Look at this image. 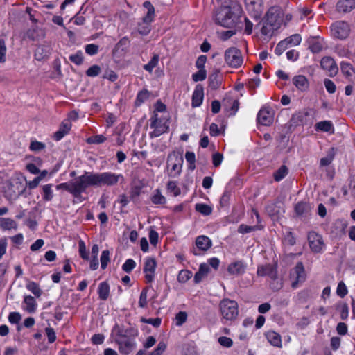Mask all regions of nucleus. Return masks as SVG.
<instances>
[{"instance_id": "393cba45", "label": "nucleus", "mask_w": 355, "mask_h": 355, "mask_svg": "<svg viewBox=\"0 0 355 355\" xmlns=\"http://www.w3.org/2000/svg\"><path fill=\"white\" fill-rule=\"evenodd\" d=\"M314 128L316 131L328 132L329 134H334L335 132L334 124L331 121H322L318 122L315 123Z\"/></svg>"}, {"instance_id": "ea45409f", "label": "nucleus", "mask_w": 355, "mask_h": 355, "mask_svg": "<svg viewBox=\"0 0 355 355\" xmlns=\"http://www.w3.org/2000/svg\"><path fill=\"white\" fill-rule=\"evenodd\" d=\"M159 56L158 54H154L148 64L144 66V69L149 73H152L153 69L158 64Z\"/></svg>"}, {"instance_id": "ddd939ff", "label": "nucleus", "mask_w": 355, "mask_h": 355, "mask_svg": "<svg viewBox=\"0 0 355 355\" xmlns=\"http://www.w3.org/2000/svg\"><path fill=\"white\" fill-rule=\"evenodd\" d=\"M156 267L157 262L155 258L147 257L145 259L144 272L148 283H150L154 280Z\"/></svg>"}, {"instance_id": "dca6fc26", "label": "nucleus", "mask_w": 355, "mask_h": 355, "mask_svg": "<svg viewBox=\"0 0 355 355\" xmlns=\"http://www.w3.org/2000/svg\"><path fill=\"white\" fill-rule=\"evenodd\" d=\"M321 67L325 70L329 76H334L338 73V67L336 65L334 60L329 56L322 58L320 61Z\"/></svg>"}, {"instance_id": "f3484780", "label": "nucleus", "mask_w": 355, "mask_h": 355, "mask_svg": "<svg viewBox=\"0 0 355 355\" xmlns=\"http://www.w3.org/2000/svg\"><path fill=\"white\" fill-rule=\"evenodd\" d=\"M291 275L295 277V280L292 282L291 286L293 288H297L299 284L305 280L304 268L302 262H298L296 264Z\"/></svg>"}, {"instance_id": "473e14b6", "label": "nucleus", "mask_w": 355, "mask_h": 355, "mask_svg": "<svg viewBox=\"0 0 355 355\" xmlns=\"http://www.w3.org/2000/svg\"><path fill=\"white\" fill-rule=\"evenodd\" d=\"M263 228L261 225H247L245 224H241L238 227V232L240 234H247L253 231L260 230Z\"/></svg>"}, {"instance_id": "680f3d73", "label": "nucleus", "mask_w": 355, "mask_h": 355, "mask_svg": "<svg viewBox=\"0 0 355 355\" xmlns=\"http://www.w3.org/2000/svg\"><path fill=\"white\" fill-rule=\"evenodd\" d=\"M336 293L338 296L340 297H344L347 294V287L343 282H340L338 283Z\"/></svg>"}, {"instance_id": "f03ea898", "label": "nucleus", "mask_w": 355, "mask_h": 355, "mask_svg": "<svg viewBox=\"0 0 355 355\" xmlns=\"http://www.w3.org/2000/svg\"><path fill=\"white\" fill-rule=\"evenodd\" d=\"M85 177L87 189L89 187H112L119 182L123 183L125 180L122 174L112 172H85Z\"/></svg>"}, {"instance_id": "e433bc0d", "label": "nucleus", "mask_w": 355, "mask_h": 355, "mask_svg": "<svg viewBox=\"0 0 355 355\" xmlns=\"http://www.w3.org/2000/svg\"><path fill=\"white\" fill-rule=\"evenodd\" d=\"M295 210L298 216H302L307 214V212L310 210V205L306 202H300L296 204Z\"/></svg>"}, {"instance_id": "c756f323", "label": "nucleus", "mask_w": 355, "mask_h": 355, "mask_svg": "<svg viewBox=\"0 0 355 355\" xmlns=\"http://www.w3.org/2000/svg\"><path fill=\"white\" fill-rule=\"evenodd\" d=\"M98 293L99 298L102 300H106L108 298L110 295V286L107 282H103L99 284Z\"/></svg>"}, {"instance_id": "2eb2a0df", "label": "nucleus", "mask_w": 355, "mask_h": 355, "mask_svg": "<svg viewBox=\"0 0 355 355\" xmlns=\"http://www.w3.org/2000/svg\"><path fill=\"white\" fill-rule=\"evenodd\" d=\"M116 341L120 352L124 354H130L136 347L135 341L126 336H121Z\"/></svg>"}, {"instance_id": "39448f33", "label": "nucleus", "mask_w": 355, "mask_h": 355, "mask_svg": "<svg viewBox=\"0 0 355 355\" xmlns=\"http://www.w3.org/2000/svg\"><path fill=\"white\" fill-rule=\"evenodd\" d=\"M144 7L147 9L146 15L142 18L141 22L138 24V32L143 35H148L150 31V23L155 16V8L149 1L144 3Z\"/></svg>"}, {"instance_id": "0e129e2a", "label": "nucleus", "mask_w": 355, "mask_h": 355, "mask_svg": "<svg viewBox=\"0 0 355 355\" xmlns=\"http://www.w3.org/2000/svg\"><path fill=\"white\" fill-rule=\"evenodd\" d=\"M45 148V144L37 141H33L30 144V149L32 151H40Z\"/></svg>"}, {"instance_id": "5fc2aeb1", "label": "nucleus", "mask_w": 355, "mask_h": 355, "mask_svg": "<svg viewBox=\"0 0 355 355\" xmlns=\"http://www.w3.org/2000/svg\"><path fill=\"white\" fill-rule=\"evenodd\" d=\"M206 70L205 69H200L198 72L192 75V78L193 81L198 82L204 80L206 78Z\"/></svg>"}, {"instance_id": "7c9ffc66", "label": "nucleus", "mask_w": 355, "mask_h": 355, "mask_svg": "<svg viewBox=\"0 0 355 355\" xmlns=\"http://www.w3.org/2000/svg\"><path fill=\"white\" fill-rule=\"evenodd\" d=\"M348 187H343L342 191L343 195L350 194L352 197H355V175H352L349 178Z\"/></svg>"}, {"instance_id": "20e7f679", "label": "nucleus", "mask_w": 355, "mask_h": 355, "mask_svg": "<svg viewBox=\"0 0 355 355\" xmlns=\"http://www.w3.org/2000/svg\"><path fill=\"white\" fill-rule=\"evenodd\" d=\"M219 311L223 322H232L239 315V306L236 301L225 298L219 303Z\"/></svg>"}, {"instance_id": "5701e85b", "label": "nucleus", "mask_w": 355, "mask_h": 355, "mask_svg": "<svg viewBox=\"0 0 355 355\" xmlns=\"http://www.w3.org/2000/svg\"><path fill=\"white\" fill-rule=\"evenodd\" d=\"M355 8V0H340L336 5L339 12H349Z\"/></svg>"}, {"instance_id": "58836bf2", "label": "nucleus", "mask_w": 355, "mask_h": 355, "mask_svg": "<svg viewBox=\"0 0 355 355\" xmlns=\"http://www.w3.org/2000/svg\"><path fill=\"white\" fill-rule=\"evenodd\" d=\"M196 210L203 216H209L212 212V208L203 203H197L195 205Z\"/></svg>"}, {"instance_id": "e2e57ef3", "label": "nucleus", "mask_w": 355, "mask_h": 355, "mask_svg": "<svg viewBox=\"0 0 355 355\" xmlns=\"http://www.w3.org/2000/svg\"><path fill=\"white\" fill-rule=\"evenodd\" d=\"M324 85L325 86L327 91L329 94H334L336 92V87L332 80L327 78L324 79Z\"/></svg>"}, {"instance_id": "4be33fe9", "label": "nucleus", "mask_w": 355, "mask_h": 355, "mask_svg": "<svg viewBox=\"0 0 355 355\" xmlns=\"http://www.w3.org/2000/svg\"><path fill=\"white\" fill-rule=\"evenodd\" d=\"M37 308V304L35 298L31 295L24 296L22 302V309L28 313H34Z\"/></svg>"}, {"instance_id": "b1692460", "label": "nucleus", "mask_w": 355, "mask_h": 355, "mask_svg": "<svg viewBox=\"0 0 355 355\" xmlns=\"http://www.w3.org/2000/svg\"><path fill=\"white\" fill-rule=\"evenodd\" d=\"M203 98V88L200 85L196 86L192 95V107H199L202 103Z\"/></svg>"}, {"instance_id": "2f4dec72", "label": "nucleus", "mask_w": 355, "mask_h": 355, "mask_svg": "<svg viewBox=\"0 0 355 355\" xmlns=\"http://www.w3.org/2000/svg\"><path fill=\"white\" fill-rule=\"evenodd\" d=\"M53 185L47 184L42 187V199L44 201H51L53 198Z\"/></svg>"}, {"instance_id": "052dcab7", "label": "nucleus", "mask_w": 355, "mask_h": 355, "mask_svg": "<svg viewBox=\"0 0 355 355\" xmlns=\"http://www.w3.org/2000/svg\"><path fill=\"white\" fill-rule=\"evenodd\" d=\"M147 288H144L140 293L139 300V306L141 308H144L147 305Z\"/></svg>"}, {"instance_id": "aec40b11", "label": "nucleus", "mask_w": 355, "mask_h": 355, "mask_svg": "<svg viewBox=\"0 0 355 355\" xmlns=\"http://www.w3.org/2000/svg\"><path fill=\"white\" fill-rule=\"evenodd\" d=\"M71 128V123L69 119L63 121L60 125L59 129L54 133L53 139L55 141L61 140L65 135H67Z\"/></svg>"}, {"instance_id": "412c9836", "label": "nucleus", "mask_w": 355, "mask_h": 355, "mask_svg": "<svg viewBox=\"0 0 355 355\" xmlns=\"http://www.w3.org/2000/svg\"><path fill=\"white\" fill-rule=\"evenodd\" d=\"M224 108L230 112V115H234L239 110V102L230 96L225 97L223 101Z\"/></svg>"}, {"instance_id": "f704fd0d", "label": "nucleus", "mask_w": 355, "mask_h": 355, "mask_svg": "<svg viewBox=\"0 0 355 355\" xmlns=\"http://www.w3.org/2000/svg\"><path fill=\"white\" fill-rule=\"evenodd\" d=\"M26 288L31 291L36 297H40L42 294V291L38 284L35 282H29L26 285Z\"/></svg>"}, {"instance_id": "a18cd8bd", "label": "nucleus", "mask_w": 355, "mask_h": 355, "mask_svg": "<svg viewBox=\"0 0 355 355\" xmlns=\"http://www.w3.org/2000/svg\"><path fill=\"white\" fill-rule=\"evenodd\" d=\"M288 174V168L286 166H282L274 173V179L277 182L282 180Z\"/></svg>"}, {"instance_id": "0eeeda50", "label": "nucleus", "mask_w": 355, "mask_h": 355, "mask_svg": "<svg viewBox=\"0 0 355 355\" xmlns=\"http://www.w3.org/2000/svg\"><path fill=\"white\" fill-rule=\"evenodd\" d=\"M150 128L153 129V131L149 134L151 138L159 137L162 134L166 132L169 128L168 121L159 119L157 114L155 113L150 117Z\"/></svg>"}, {"instance_id": "cd10ccee", "label": "nucleus", "mask_w": 355, "mask_h": 355, "mask_svg": "<svg viewBox=\"0 0 355 355\" xmlns=\"http://www.w3.org/2000/svg\"><path fill=\"white\" fill-rule=\"evenodd\" d=\"M294 85L301 91H306L309 88V81L302 75L296 76L293 78Z\"/></svg>"}, {"instance_id": "f257e3e1", "label": "nucleus", "mask_w": 355, "mask_h": 355, "mask_svg": "<svg viewBox=\"0 0 355 355\" xmlns=\"http://www.w3.org/2000/svg\"><path fill=\"white\" fill-rule=\"evenodd\" d=\"M241 13V6L237 2L225 0L216 10L214 20L221 26L232 28L236 26Z\"/></svg>"}, {"instance_id": "a878e982", "label": "nucleus", "mask_w": 355, "mask_h": 355, "mask_svg": "<svg viewBox=\"0 0 355 355\" xmlns=\"http://www.w3.org/2000/svg\"><path fill=\"white\" fill-rule=\"evenodd\" d=\"M196 245L200 250L207 251L211 247L212 242L208 236L201 235L196 238Z\"/></svg>"}, {"instance_id": "bb28decb", "label": "nucleus", "mask_w": 355, "mask_h": 355, "mask_svg": "<svg viewBox=\"0 0 355 355\" xmlns=\"http://www.w3.org/2000/svg\"><path fill=\"white\" fill-rule=\"evenodd\" d=\"M266 337L268 341L272 346H275L277 347H282V338H281V336L278 333H277L274 331H269L266 333Z\"/></svg>"}, {"instance_id": "09e8293b", "label": "nucleus", "mask_w": 355, "mask_h": 355, "mask_svg": "<svg viewBox=\"0 0 355 355\" xmlns=\"http://www.w3.org/2000/svg\"><path fill=\"white\" fill-rule=\"evenodd\" d=\"M78 250L80 257L83 259L88 260L89 254L87 250V248L85 242L83 240H80L78 242Z\"/></svg>"}, {"instance_id": "a19ab883", "label": "nucleus", "mask_w": 355, "mask_h": 355, "mask_svg": "<svg viewBox=\"0 0 355 355\" xmlns=\"http://www.w3.org/2000/svg\"><path fill=\"white\" fill-rule=\"evenodd\" d=\"M167 191L173 196L176 197L181 193L180 188L175 181H169L167 184Z\"/></svg>"}, {"instance_id": "8fccbe9b", "label": "nucleus", "mask_w": 355, "mask_h": 355, "mask_svg": "<svg viewBox=\"0 0 355 355\" xmlns=\"http://www.w3.org/2000/svg\"><path fill=\"white\" fill-rule=\"evenodd\" d=\"M106 141V137L103 135L92 136L87 139L88 144H100Z\"/></svg>"}, {"instance_id": "c03bdc74", "label": "nucleus", "mask_w": 355, "mask_h": 355, "mask_svg": "<svg viewBox=\"0 0 355 355\" xmlns=\"http://www.w3.org/2000/svg\"><path fill=\"white\" fill-rule=\"evenodd\" d=\"M69 59L75 64L80 65L83 62V52L81 51H78L76 53L70 55Z\"/></svg>"}, {"instance_id": "79ce46f5", "label": "nucleus", "mask_w": 355, "mask_h": 355, "mask_svg": "<svg viewBox=\"0 0 355 355\" xmlns=\"http://www.w3.org/2000/svg\"><path fill=\"white\" fill-rule=\"evenodd\" d=\"M277 29V28H275L273 26H271L270 23H267L266 21L265 24L261 29V33L267 37H270L272 35L274 31Z\"/></svg>"}, {"instance_id": "c9c22d12", "label": "nucleus", "mask_w": 355, "mask_h": 355, "mask_svg": "<svg viewBox=\"0 0 355 355\" xmlns=\"http://www.w3.org/2000/svg\"><path fill=\"white\" fill-rule=\"evenodd\" d=\"M150 96V93L146 89H143L140 91L137 95L135 102L136 106H140L142 103H144L148 99Z\"/></svg>"}, {"instance_id": "de8ad7c7", "label": "nucleus", "mask_w": 355, "mask_h": 355, "mask_svg": "<svg viewBox=\"0 0 355 355\" xmlns=\"http://www.w3.org/2000/svg\"><path fill=\"white\" fill-rule=\"evenodd\" d=\"M185 159L187 162L189 164V169L190 170H194L196 168V155L195 153L193 152L187 151L185 153Z\"/></svg>"}, {"instance_id": "864d4df0", "label": "nucleus", "mask_w": 355, "mask_h": 355, "mask_svg": "<svg viewBox=\"0 0 355 355\" xmlns=\"http://www.w3.org/2000/svg\"><path fill=\"white\" fill-rule=\"evenodd\" d=\"M136 267V262L132 259H128L125 261V262L122 266V269L125 272H130L135 268Z\"/></svg>"}, {"instance_id": "6e6d98bb", "label": "nucleus", "mask_w": 355, "mask_h": 355, "mask_svg": "<svg viewBox=\"0 0 355 355\" xmlns=\"http://www.w3.org/2000/svg\"><path fill=\"white\" fill-rule=\"evenodd\" d=\"M7 48L3 39H0V63H4L6 60V54Z\"/></svg>"}, {"instance_id": "4d7b16f0", "label": "nucleus", "mask_w": 355, "mask_h": 355, "mask_svg": "<svg viewBox=\"0 0 355 355\" xmlns=\"http://www.w3.org/2000/svg\"><path fill=\"white\" fill-rule=\"evenodd\" d=\"M187 314L184 311H180L175 315V324L177 326H182L187 320Z\"/></svg>"}, {"instance_id": "13d9d810", "label": "nucleus", "mask_w": 355, "mask_h": 355, "mask_svg": "<svg viewBox=\"0 0 355 355\" xmlns=\"http://www.w3.org/2000/svg\"><path fill=\"white\" fill-rule=\"evenodd\" d=\"M85 50L87 54L89 55H94L98 53L99 46L94 44H89L85 46Z\"/></svg>"}, {"instance_id": "4468645a", "label": "nucleus", "mask_w": 355, "mask_h": 355, "mask_svg": "<svg viewBox=\"0 0 355 355\" xmlns=\"http://www.w3.org/2000/svg\"><path fill=\"white\" fill-rule=\"evenodd\" d=\"M257 120L262 125H270L274 120L273 111L266 107L261 108L257 114Z\"/></svg>"}, {"instance_id": "6e6552de", "label": "nucleus", "mask_w": 355, "mask_h": 355, "mask_svg": "<svg viewBox=\"0 0 355 355\" xmlns=\"http://www.w3.org/2000/svg\"><path fill=\"white\" fill-rule=\"evenodd\" d=\"M225 61L231 67H241L243 62L241 51L236 47L227 49L225 52Z\"/></svg>"}, {"instance_id": "37998d69", "label": "nucleus", "mask_w": 355, "mask_h": 355, "mask_svg": "<svg viewBox=\"0 0 355 355\" xmlns=\"http://www.w3.org/2000/svg\"><path fill=\"white\" fill-rule=\"evenodd\" d=\"M284 40L288 46H297L300 44L302 37L299 34H294Z\"/></svg>"}, {"instance_id": "a211bd4d", "label": "nucleus", "mask_w": 355, "mask_h": 355, "mask_svg": "<svg viewBox=\"0 0 355 355\" xmlns=\"http://www.w3.org/2000/svg\"><path fill=\"white\" fill-rule=\"evenodd\" d=\"M257 273L259 276H267L272 279H276L277 277V268L271 264L259 266Z\"/></svg>"}, {"instance_id": "1a4fd4ad", "label": "nucleus", "mask_w": 355, "mask_h": 355, "mask_svg": "<svg viewBox=\"0 0 355 355\" xmlns=\"http://www.w3.org/2000/svg\"><path fill=\"white\" fill-rule=\"evenodd\" d=\"M307 240L311 251L314 253H322L325 249L322 235L315 231H311L308 233Z\"/></svg>"}, {"instance_id": "338daca9", "label": "nucleus", "mask_w": 355, "mask_h": 355, "mask_svg": "<svg viewBox=\"0 0 355 355\" xmlns=\"http://www.w3.org/2000/svg\"><path fill=\"white\" fill-rule=\"evenodd\" d=\"M231 196L229 191L225 190L220 199V205L221 207H225L228 205Z\"/></svg>"}, {"instance_id": "49530a36", "label": "nucleus", "mask_w": 355, "mask_h": 355, "mask_svg": "<svg viewBox=\"0 0 355 355\" xmlns=\"http://www.w3.org/2000/svg\"><path fill=\"white\" fill-rule=\"evenodd\" d=\"M192 277V273L188 270H182L178 275V280L180 283H185Z\"/></svg>"}, {"instance_id": "7ed1b4c3", "label": "nucleus", "mask_w": 355, "mask_h": 355, "mask_svg": "<svg viewBox=\"0 0 355 355\" xmlns=\"http://www.w3.org/2000/svg\"><path fill=\"white\" fill-rule=\"evenodd\" d=\"M56 189L58 190L64 189L70 193L75 198H78L82 201L81 194L87 189L85 173L71 181L58 184Z\"/></svg>"}, {"instance_id": "6ab92c4d", "label": "nucleus", "mask_w": 355, "mask_h": 355, "mask_svg": "<svg viewBox=\"0 0 355 355\" xmlns=\"http://www.w3.org/2000/svg\"><path fill=\"white\" fill-rule=\"evenodd\" d=\"M246 269L245 263L242 261H236L229 264L227 267V272L232 275H241Z\"/></svg>"}, {"instance_id": "72a5a7b5", "label": "nucleus", "mask_w": 355, "mask_h": 355, "mask_svg": "<svg viewBox=\"0 0 355 355\" xmlns=\"http://www.w3.org/2000/svg\"><path fill=\"white\" fill-rule=\"evenodd\" d=\"M0 226L3 230L17 229L16 222L9 218H0Z\"/></svg>"}, {"instance_id": "9d476101", "label": "nucleus", "mask_w": 355, "mask_h": 355, "mask_svg": "<svg viewBox=\"0 0 355 355\" xmlns=\"http://www.w3.org/2000/svg\"><path fill=\"white\" fill-rule=\"evenodd\" d=\"M330 28L332 35L340 40L346 39L350 33L349 25L343 21H336Z\"/></svg>"}, {"instance_id": "c85d7f7f", "label": "nucleus", "mask_w": 355, "mask_h": 355, "mask_svg": "<svg viewBox=\"0 0 355 355\" xmlns=\"http://www.w3.org/2000/svg\"><path fill=\"white\" fill-rule=\"evenodd\" d=\"M309 49L311 52L317 53L323 49V41L319 37H313L309 40Z\"/></svg>"}, {"instance_id": "bf43d9fd", "label": "nucleus", "mask_w": 355, "mask_h": 355, "mask_svg": "<svg viewBox=\"0 0 355 355\" xmlns=\"http://www.w3.org/2000/svg\"><path fill=\"white\" fill-rule=\"evenodd\" d=\"M220 85V80L217 74H212L209 78V86L213 89H217Z\"/></svg>"}, {"instance_id": "423d86ee", "label": "nucleus", "mask_w": 355, "mask_h": 355, "mask_svg": "<svg viewBox=\"0 0 355 355\" xmlns=\"http://www.w3.org/2000/svg\"><path fill=\"white\" fill-rule=\"evenodd\" d=\"M267 23L275 28H279L284 22V14L279 6H272L269 8L266 15Z\"/></svg>"}, {"instance_id": "f8f14e48", "label": "nucleus", "mask_w": 355, "mask_h": 355, "mask_svg": "<svg viewBox=\"0 0 355 355\" xmlns=\"http://www.w3.org/2000/svg\"><path fill=\"white\" fill-rule=\"evenodd\" d=\"M246 9L254 18L258 19L263 12L262 0H245Z\"/></svg>"}, {"instance_id": "4c0bfd02", "label": "nucleus", "mask_w": 355, "mask_h": 355, "mask_svg": "<svg viewBox=\"0 0 355 355\" xmlns=\"http://www.w3.org/2000/svg\"><path fill=\"white\" fill-rule=\"evenodd\" d=\"M151 201L155 205H164L166 203V198L162 195L159 189L154 191L153 195L150 198Z\"/></svg>"}, {"instance_id": "774afa93", "label": "nucleus", "mask_w": 355, "mask_h": 355, "mask_svg": "<svg viewBox=\"0 0 355 355\" xmlns=\"http://www.w3.org/2000/svg\"><path fill=\"white\" fill-rule=\"evenodd\" d=\"M166 345L164 342H160L157 345V347L149 355H162L165 351Z\"/></svg>"}, {"instance_id": "3c124183", "label": "nucleus", "mask_w": 355, "mask_h": 355, "mask_svg": "<svg viewBox=\"0 0 355 355\" xmlns=\"http://www.w3.org/2000/svg\"><path fill=\"white\" fill-rule=\"evenodd\" d=\"M101 72V68L97 65L94 64L91 66L87 71L86 75L89 77H96L100 74Z\"/></svg>"}, {"instance_id": "69168bd1", "label": "nucleus", "mask_w": 355, "mask_h": 355, "mask_svg": "<svg viewBox=\"0 0 355 355\" xmlns=\"http://www.w3.org/2000/svg\"><path fill=\"white\" fill-rule=\"evenodd\" d=\"M288 47V45L287 44V43H286L284 40H282L278 43V44L275 47V53L277 55H280L283 53V51H284Z\"/></svg>"}, {"instance_id": "603ef678", "label": "nucleus", "mask_w": 355, "mask_h": 355, "mask_svg": "<svg viewBox=\"0 0 355 355\" xmlns=\"http://www.w3.org/2000/svg\"><path fill=\"white\" fill-rule=\"evenodd\" d=\"M110 261V251L107 250H103L101 256V266L102 269H105L108 262Z\"/></svg>"}, {"instance_id": "9b49d317", "label": "nucleus", "mask_w": 355, "mask_h": 355, "mask_svg": "<svg viewBox=\"0 0 355 355\" xmlns=\"http://www.w3.org/2000/svg\"><path fill=\"white\" fill-rule=\"evenodd\" d=\"M183 158L175 154L169 155L168 157V165L171 168L169 169L168 174L171 177L179 175L182 171Z\"/></svg>"}]
</instances>
